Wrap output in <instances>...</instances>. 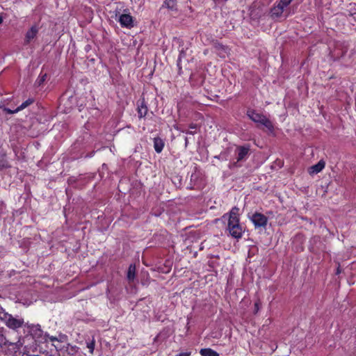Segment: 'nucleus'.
<instances>
[{"label": "nucleus", "mask_w": 356, "mask_h": 356, "mask_svg": "<svg viewBox=\"0 0 356 356\" xmlns=\"http://www.w3.org/2000/svg\"><path fill=\"white\" fill-rule=\"evenodd\" d=\"M238 211L239 209L237 207H234L232 209L228 214L229 217L227 228L229 234L232 237L237 239L242 237L243 233L244 232L243 228L240 224Z\"/></svg>", "instance_id": "1"}, {"label": "nucleus", "mask_w": 356, "mask_h": 356, "mask_svg": "<svg viewBox=\"0 0 356 356\" xmlns=\"http://www.w3.org/2000/svg\"><path fill=\"white\" fill-rule=\"evenodd\" d=\"M248 115L253 122L264 126L270 131L273 130L272 122L265 115L254 111H248Z\"/></svg>", "instance_id": "2"}, {"label": "nucleus", "mask_w": 356, "mask_h": 356, "mask_svg": "<svg viewBox=\"0 0 356 356\" xmlns=\"http://www.w3.org/2000/svg\"><path fill=\"white\" fill-rule=\"evenodd\" d=\"M249 218L257 228L264 227L268 222L267 217L260 213H254L252 216H249Z\"/></svg>", "instance_id": "3"}, {"label": "nucleus", "mask_w": 356, "mask_h": 356, "mask_svg": "<svg viewBox=\"0 0 356 356\" xmlns=\"http://www.w3.org/2000/svg\"><path fill=\"white\" fill-rule=\"evenodd\" d=\"M5 322L6 325L11 329H17L22 326L24 321L22 318H15L10 314H6Z\"/></svg>", "instance_id": "4"}, {"label": "nucleus", "mask_w": 356, "mask_h": 356, "mask_svg": "<svg viewBox=\"0 0 356 356\" xmlns=\"http://www.w3.org/2000/svg\"><path fill=\"white\" fill-rule=\"evenodd\" d=\"M118 22L122 27L131 29L134 26V19L129 13L121 14L119 16Z\"/></svg>", "instance_id": "5"}, {"label": "nucleus", "mask_w": 356, "mask_h": 356, "mask_svg": "<svg viewBox=\"0 0 356 356\" xmlns=\"http://www.w3.org/2000/svg\"><path fill=\"white\" fill-rule=\"evenodd\" d=\"M249 147L248 146H239L236 149V161L239 162L243 161L247 157L249 152Z\"/></svg>", "instance_id": "6"}, {"label": "nucleus", "mask_w": 356, "mask_h": 356, "mask_svg": "<svg viewBox=\"0 0 356 356\" xmlns=\"http://www.w3.org/2000/svg\"><path fill=\"white\" fill-rule=\"evenodd\" d=\"M39 31V28L37 25L32 26L29 30L27 31L25 35V42L29 43L33 40L37 35Z\"/></svg>", "instance_id": "7"}, {"label": "nucleus", "mask_w": 356, "mask_h": 356, "mask_svg": "<svg viewBox=\"0 0 356 356\" xmlns=\"http://www.w3.org/2000/svg\"><path fill=\"white\" fill-rule=\"evenodd\" d=\"M33 103V99L29 98L27 100H26L24 102H23L19 106H18L15 110H11L10 108H4V111H6V113H9V114L16 113L24 109L25 108H26L27 106H29V105H31Z\"/></svg>", "instance_id": "8"}, {"label": "nucleus", "mask_w": 356, "mask_h": 356, "mask_svg": "<svg viewBox=\"0 0 356 356\" xmlns=\"http://www.w3.org/2000/svg\"><path fill=\"white\" fill-rule=\"evenodd\" d=\"M325 163L323 160H321L316 164L311 166L309 168L308 172L311 175L318 174L323 170V169L325 168Z\"/></svg>", "instance_id": "9"}, {"label": "nucleus", "mask_w": 356, "mask_h": 356, "mask_svg": "<svg viewBox=\"0 0 356 356\" xmlns=\"http://www.w3.org/2000/svg\"><path fill=\"white\" fill-rule=\"evenodd\" d=\"M200 353L202 356H219V354L211 348H202Z\"/></svg>", "instance_id": "10"}, {"label": "nucleus", "mask_w": 356, "mask_h": 356, "mask_svg": "<svg viewBox=\"0 0 356 356\" xmlns=\"http://www.w3.org/2000/svg\"><path fill=\"white\" fill-rule=\"evenodd\" d=\"M284 10V9L283 8L280 7V6H279L277 4V6H275L271 10V15L273 17H280L282 14Z\"/></svg>", "instance_id": "11"}, {"label": "nucleus", "mask_w": 356, "mask_h": 356, "mask_svg": "<svg viewBox=\"0 0 356 356\" xmlns=\"http://www.w3.org/2000/svg\"><path fill=\"white\" fill-rule=\"evenodd\" d=\"M136 268L134 266L130 265L127 272V278L129 281L134 280L135 277Z\"/></svg>", "instance_id": "12"}, {"label": "nucleus", "mask_w": 356, "mask_h": 356, "mask_svg": "<svg viewBox=\"0 0 356 356\" xmlns=\"http://www.w3.org/2000/svg\"><path fill=\"white\" fill-rule=\"evenodd\" d=\"M147 108L146 106H144L143 104L141 106H138V113L139 117L142 118V117L145 116V115L147 114Z\"/></svg>", "instance_id": "13"}, {"label": "nucleus", "mask_w": 356, "mask_h": 356, "mask_svg": "<svg viewBox=\"0 0 356 356\" xmlns=\"http://www.w3.org/2000/svg\"><path fill=\"white\" fill-rule=\"evenodd\" d=\"M197 124H191L189 126L190 130L182 129L181 131L183 133H186V134H194L195 133V130L197 129Z\"/></svg>", "instance_id": "14"}, {"label": "nucleus", "mask_w": 356, "mask_h": 356, "mask_svg": "<svg viewBox=\"0 0 356 356\" xmlns=\"http://www.w3.org/2000/svg\"><path fill=\"white\" fill-rule=\"evenodd\" d=\"M95 340L92 339L90 341L87 342V348L89 350L90 354H93L94 350H95Z\"/></svg>", "instance_id": "15"}, {"label": "nucleus", "mask_w": 356, "mask_h": 356, "mask_svg": "<svg viewBox=\"0 0 356 356\" xmlns=\"http://www.w3.org/2000/svg\"><path fill=\"white\" fill-rule=\"evenodd\" d=\"M176 0H165L164 4L165 6L170 9H173L175 8Z\"/></svg>", "instance_id": "16"}, {"label": "nucleus", "mask_w": 356, "mask_h": 356, "mask_svg": "<svg viewBox=\"0 0 356 356\" xmlns=\"http://www.w3.org/2000/svg\"><path fill=\"white\" fill-rule=\"evenodd\" d=\"M0 167L6 168L8 167L7 162L5 159V155L3 154H0Z\"/></svg>", "instance_id": "17"}, {"label": "nucleus", "mask_w": 356, "mask_h": 356, "mask_svg": "<svg viewBox=\"0 0 356 356\" xmlns=\"http://www.w3.org/2000/svg\"><path fill=\"white\" fill-rule=\"evenodd\" d=\"M292 0H280L278 5L284 9L290 4Z\"/></svg>", "instance_id": "18"}, {"label": "nucleus", "mask_w": 356, "mask_h": 356, "mask_svg": "<svg viewBox=\"0 0 356 356\" xmlns=\"http://www.w3.org/2000/svg\"><path fill=\"white\" fill-rule=\"evenodd\" d=\"M164 147V143L161 140L157 138V153L161 152Z\"/></svg>", "instance_id": "19"}, {"label": "nucleus", "mask_w": 356, "mask_h": 356, "mask_svg": "<svg viewBox=\"0 0 356 356\" xmlns=\"http://www.w3.org/2000/svg\"><path fill=\"white\" fill-rule=\"evenodd\" d=\"M28 327H29L31 331L33 332H41L40 325L38 324L31 325L30 326H28Z\"/></svg>", "instance_id": "20"}, {"label": "nucleus", "mask_w": 356, "mask_h": 356, "mask_svg": "<svg viewBox=\"0 0 356 356\" xmlns=\"http://www.w3.org/2000/svg\"><path fill=\"white\" fill-rule=\"evenodd\" d=\"M190 355H191V352H184V353H179L176 356H190Z\"/></svg>", "instance_id": "21"}, {"label": "nucleus", "mask_w": 356, "mask_h": 356, "mask_svg": "<svg viewBox=\"0 0 356 356\" xmlns=\"http://www.w3.org/2000/svg\"><path fill=\"white\" fill-rule=\"evenodd\" d=\"M254 308H255L256 312L259 311V302H257L254 303Z\"/></svg>", "instance_id": "22"}, {"label": "nucleus", "mask_w": 356, "mask_h": 356, "mask_svg": "<svg viewBox=\"0 0 356 356\" xmlns=\"http://www.w3.org/2000/svg\"><path fill=\"white\" fill-rule=\"evenodd\" d=\"M340 273H341V270H340L339 267H338L337 269V273H336L337 274H339Z\"/></svg>", "instance_id": "23"}, {"label": "nucleus", "mask_w": 356, "mask_h": 356, "mask_svg": "<svg viewBox=\"0 0 356 356\" xmlns=\"http://www.w3.org/2000/svg\"><path fill=\"white\" fill-rule=\"evenodd\" d=\"M154 147L156 149V138L153 139Z\"/></svg>", "instance_id": "24"}, {"label": "nucleus", "mask_w": 356, "mask_h": 356, "mask_svg": "<svg viewBox=\"0 0 356 356\" xmlns=\"http://www.w3.org/2000/svg\"><path fill=\"white\" fill-rule=\"evenodd\" d=\"M3 22V18L0 15V24H1Z\"/></svg>", "instance_id": "25"}, {"label": "nucleus", "mask_w": 356, "mask_h": 356, "mask_svg": "<svg viewBox=\"0 0 356 356\" xmlns=\"http://www.w3.org/2000/svg\"><path fill=\"white\" fill-rule=\"evenodd\" d=\"M46 356H59V355H46Z\"/></svg>", "instance_id": "26"}, {"label": "nucleus", "mask_w": 356, "mask_h": 356, "mask_svg": "<svg viewBox=\"0 0 356 356\" xmlns=\"http://www.w3.org/2000/svg\"><path fill=\"white\" fill-rule=\"evenodd\" d=\"M55 339H56V338H54V337H51V341H54Z\"/></svg>", "instance_id": "27"}, {"label": "nucleus", "mask_w": 356, "mask_h": 356, "mask_svg": "<svg viewBox=\"0 0 356 356\" xmlns=\"http://www.w3.org/2000/svg\"><path fill=\"white\" fill-rule=\"evenodd\" d=\"M44 76H45V75L42 78V80H41L42 81H43L44 80Z\"/></svg>", "instance_id": "28"}]
</instances>
